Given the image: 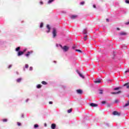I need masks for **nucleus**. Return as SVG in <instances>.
<instances>
[{
    "instance_id": "obj_28",
    "label": "nucleus",
    "mask_w": 129,
    "mask_h": 129,
    "mask_svg": "<svg viewBox=\"0 0 129 129\" xmlns=\"http://www.w3.org/2000/svg\"><path fill=\"white\" fill-rule=\"evenodd\" d=\"M25 68H26V69H28V68H29V64H25Z\"/></svg>"
},
{
    "instance_id": "obj_3",
    "label": "nucleus",
    "mask_w": 129,
    "mask_h": 129,
    "mask_svg": "<svg viewBox=\"0 0 129 129\" xmlns=\"http://www.w3.org/2000/svg\"><path fill=\"white\" fill-rule=\"evenodd\" d=\"M113 115H117L118 116H119L120 115V113H118V112L116 111H114L113 112Z\"/></svg>"
},
{
    "instance_id": "obj_8",
    "label": "nucleus",
    "mask_w": 129,
    "mask_h": 129,
    "mask_svg": "<svg viewBox=\"0 0 129 129\" xmlns=\"http://www.w3.org/2000/svg\"><path fill=\"white\" fill-rule=\"evenodd\" d=\"M51 127L52 129H55V128H56V124H55V123H52V124H51Z\"/></svg>"
},
{
    "instance_id": "obj_18",
    "label": "nucleus",
    "mask_w": 129,
    "mask_h": 129,
    "mask_svg": "<svg viewBox=\"0 0 129 129\" xmlns=\"http://www.w3.org/2000/svg\"><path fill=\"white\" fill-rule=\"evenodd\" d=\"M41 83L42 84H43V85H47V82H46L45 81H42Z\"/></svg>"
},
{
    "instance_id": "obj_24",
    "label": "nucleus",
    "mask_w": 129,
    "mask_h": 129,
    "mask_svg": "<svg viewBox=\"0 0 129 129\" xmlns=\"http://www.w3.org/2000/svg\"><path fill=\"white\" fill-rule=\"evenodd\" d=\"M20 49H21V48L20 47H18L16 48V51L17 52H18V51H20Z\"/></svg>"
},
{
    "instance_id": "obj_27",
    "label": "nucleus",
    "mask_w": 129,
    "mask_h": 129,
    "mask_svg": "<svg viewBox=\"0 0 129 129\" xmlns=\"http://www.w3.org/2000/svg\"><path fill=\"white\" fill-rule=\"evenodd\" d=\"M44 26V24L43 23H40V28H43V26Z\"/></svg>"
},
{
    "instance_id": "obj_32",
    "label": "nucleus",
    "mask_w": 129,
    "mask_h": 129,
    "mask_svg": "<svg viewBox=\"0 0 129 129\" xmlns=\"http://www.w3.org/2000/svg\"><path fill=\"white\" fill-rule=\"evenodd\" d=\"M118 89H119V87H117V88H115L114 89V90H118Z\"/></svg>"
},
{
    "instance_id": "obj_1",
    "label": "nucleus",
    "mask_w": 129,
    "mask_h": 129,
    "mask_svg": "<svg viewBox=\"0 0 129 129\" xmlns=\"http://www.w3.org/2000/svg\"><path fill=\"white\" fill-rule=\"evenodd\" d=\"M60 47L61 48V49H62V50H63V51L64 52H67V51H68V50H69V47L64 45L63 47L62 46V45H60Z\"/></svg>"
},
{
    "instance_id": "obj_31",
    "label": "nucleus",
    "mask_w": 129,
    "mask_h": 129,
    "mask_svg": "<svg viewBox=\"0 0 129 129\" xmlns=\"http://www.w3.org/2000/svg\"><path fill=\"white\" fill-rule=\"evenodd\" d=\"M29 70H30V71H32L33 70V67H30V68H29Z\"/></svg>"
},
{
    "instance_id": "obj_14",
    "label": "nucleus",
    "mask_w": 129,
    "mask_h": 129,
    "mask_svg": "<svg viewBox=\"0 0 129 129\" xmlns=\"http://www.w3.org/2000/svg\"><path fill=\"white\" fill-rule=\"evenodd\" d=\"M129 105V101L127 102V103L125 104V105L123 106V107H126V106H128Z\"/></svg>"
},
{
    "instance_id": "obj_45",
    "label": "nucleus",
    "mask_w": 129,
    "mask_h": 129,
    "mask_svg": "<svg viewBox=\"0 0 129 129\" xmlns=\"http://www.w3.org/2000/svg\"><path fill=\"white\" fill-rule=\"evenodd\" d=\"M40 5H43V2H40Z\"/></svg>"
},
{
    "instance_id": "obj_30",
    "label": "nucleus",
    "mask_w": 129,
    "mask_h": 129,
    "mask_svg": "<svg viewBox=\"0 0 129 129\" xmlns=\"http://www.w3.org/2000/svg\"><path fill=\"white\" fill-rule=\"evenodd\" d=\"M103 93V91H102V90H100V92H99V94H102Z\"/></svg>"
},
{
    "instance_id": "obj_23",
    "label": "nucleus",
    "mask_w": 129,
    "mask_h": 129,
    "mask_svg": "<svg viewBox=\"0 0 129 129\" xmlns=\"http://www.w3.org/2000/svg\"><path fill=\"white\" fill-rule=\"evenodd\" d=\"M84 41H86V40H87V35H86L84 37Z\"/></svg>"
},
{
    "instance_id": "obj_6",
    "label": "nucleus",
    "mask_w": 129,
    "mask_h": 129,
    "mask_svg": "<svg viewBox=\"0 0 129 129\" xmlns=\"http://www.w3.org/2000/svg\"><path fill=\"white\" fill-rule=\"evenodd\" d=\"M32 53H33L32 51H28L27 52V53L25 54V56H26V57H29L30 56V55H31V54H32Z\"/></svg>"
},
{
    "instance_id": "obj_29",
    "label": "nucleus",
    "mask_w": 129,
    "mask_h": 129,
    "mask_svg": "<svg viewBox=\"0 0 129 129\" xmlns=\"http://www.w3.org/2000/svg\"><path fill=\"white\" fill-rule=\"evenodd\" d=\"M101 103H102V104H105V103H106V101H102Z\"/></svg>"
},
{
    "instance_id": "obj_37",
    "label": "nucleus",
    "mask_w": 129,
    "mask_h": 129,
    "mask_svg": "<svg viewBox=\"0 0 129 129\" xmlns=\"http://www.w3.org/2000/svg\"><path fill=\"white\" fill-rule=\"evenodd\" d=\"M21 117H22V118H24L25 117V115H24V114H22Z\"/></svg>"
},
{
    "instance_id": "obj_50",
    "label": "nucleus",
    "mask_w": 129,
    "mask_h": 129,
    "mask_svg": "<svg viewBox=\"0 0 129 129\" xmlns=\"http://www.w3.org/2000/svg\"><path fill=\"white\" fill-rule=\"evenodd\" d=\"M24 71H25V69H24Z\"/></svg>"
},
{
    "instance_id": "obj_34",
    "label": "nucleus",
    "mask_w": 129,
    "mask_h": 129,
    "mask_svg": "<svg viewBox=\"0 0 129 129\" xmlns=\"http://www.w3.org/2000/svg\"><path fill=\"white\" fill-rule=\"evenodd\" d=\"M27 51V48H25L23 50V51L22 52H23V53H25V52H26Z\"/></svg>"
},
{
    "instance_id": "obj_41",
    "label": "nucleus",
    "mask_w": 129,
    "mask_h": 129,
    "mask_svg": "<svg viewBox=\"0 0 129 129\" xmlns=\"http://www.w3.org/2000/svg\"><path fill=\"white\" fill-rule=\"evenodd\" d=\"M93 7L94 9L96 8V6H95V5H94Z\"/></svg>"
},
{
    "instance_id": "obj_36",
    "label": "nucleus",
    "mask_w": 129,
    "mask_h": 129,
    "mask_svg": "<svg viewBox=\"0 0 129 129\" xmlns=\"http://www.w3.org/2000/svg\"><path fill=\"white\" fill-rule=\"evenodd\" d=\"M84 4H85V3L84 2H82L81 3V5H82L83 6V5H84Z\"/></svg>"
},
{
    "instance_id": "obj_33",
    "label": "nucleus",
    "mask_w": 129,
    "mask_h": 129,
    "mask_svg": "<svg viewBox=\"0 0 129 129\" xmlns=\"http://www.w3.org/2000/svg\"><path fill=\"white\" fill-rule=\"evenodd\" d=\"M17 125L19 126H20V125H21V123L18 122H17Z\"/></svg>"
},
{
    "instance_id": "obj_35",
    "label": "nucleus",
    "mask_w": 129,
    "mask_h": 129,
    "mask_svg": "<svg viewBox=\"0 0 129 129\" xmlns=\"http://www.w3.org/2000/svg\"><path fill=\"white\" fill-rule=\"evenodd\" d=\"M126 4H129V1L128 0H125Z\"/></svg>"
},
{
    "instance_id": "obj_5",
    "label": "nucleus",
    "mask_w": 129,
    "mask_h": 129,
    "mask_svg": "<svg viewBox=\"0 0 129 129\" xmlns=\"http://www.w3.org/2000/svg\"><path fill=\"white\" fill-rule=\"evenodd\" d=\"M90 106H92V107H96V106H98V105L97 104L91 103L90 104Z\"/></svg>"
},
{
    "instance_id": "obj_44",
    "label": "nucleus",
    "mask_w": 129,
    "mask_h": 129,
    "mask_svg": "<svg viewBox=\"0 0 129 129\" xmlns=\"http://www.w3.org/2000/svg\"><path fill=\"white\" fill-rule=\"evenodd\" d=\"M8 68H12V65H10L9 66V67H8Z\"/></svg>"
},
{
    "instance_id": "obj_10",
    "label": "nucleus",
    "mask_w": 129,
    "mask_h": 129,
    "mask_svg": "<svg viewBox=\"0 0 129 129\" xmlns=\"http://www.w3.org/2000/svg\"><path fill=\"white\" fill-rule=\"evenodd\" d=\"M121 93V91H119L118 92H111V94H118L119 93Z\"/></svg>"
},
{
    "instance_id": "obj_43",
    "label": "nucleus",
    "mask_w": 129,
    "mask_h": 129,
    "mask_svg": "<svg viewBox=\"0 0 129 129\" xmlns=\"http://www.w3.org/2000/svg\"><path fill=\"white\" fill-rule=\"evenodd\" d=\"M115 102H116V103H117V102H118V100H115Z\"/></svg>"
},
{
    "instance_id": "obj_15",
    "label": "nucleus",
    "mask_w": 129,
    "mask_h": 129,
    "mask_svg": "<svg viewBox=\"0 0 129 129\" xmlns=\"http://www.w3.org/2000/svg\"><path fill=\"white\" fill-rule=\"evenodd\" d=\"M77 18V15H72L71 18L73 19H76Z\"/></svg>"
},
{
    "instance_id": "obj_49",
    "label": "nucleus",
    "mask_w": 129,
    "mask_h": 129,
    "mask_svg": "<svg viewBox=\"0 0 129 129\" xmlns=\"http://www.w3.org/2000/svg\"><path fill=\"white\" fill-rule=\"evenodd\" d=\"M108 81H111L110 79L108 80Z\"/></svg>"
},
{
    "instance_id": "obj_25",
    "label": "nucleus",
    "mask_w": 129,
    "mask_h": 129,
    "mask_svg": "<svg viewBox=\"0 0 129 129\" xmlns=\"http://www.w3.org/2000/svg\"><path fill=\"white\" fill-rule=\"evenodd\" d=\"M76 52H79L80 53H81L82 51L80 49H76Z\"/></svg>"
},
{
    "instance_id": "obj_39",
    "label": "nucleus",
    "mask_w": 129,
    "mask_h": 129,
    "mask_svg": "<svg viewBox=\"0 0 129 129\" xmlns=\"http://www.w3.org/2000/svg\"><path fill=\"white\" fill-rule=\"evenodd\" d=\"M76 48V46L74 45V46H73V49H75Z\"/></svg>"
},
{
    "instance_id": "obj_11",
    "label": "nucleus",
    "mask_w": 129,
    "mask_h": 129,
    "mask_svg": "<svg viewBox=\"0 0 129 129\" xmlns=\"http://www.w3.org/2000/svg\"><path fill=\"white\" fill-rule=\"evenodd\" d=\"M120 35L121 36H125V35H126V33H125L124 32H120Z\"/></svg>"
},
{
    "instance_id": "obj_17",
    "label": "nucleus",
    "mask_w": 129,
    "mask_h": 129,
    "mask_svg": "<svg viewBox=\"0 0 129 129\" xmlns=\"http://www.w3.org/2000/svg\"><path fill=\"white\" fill-rule=\"evenodd\" d=\"M21 81H22V78H19L17 80V82H18V83H20Z\"/></svg>"
},
{
    "instance_id": "obj_7",
    "label": "nucleus",
    "mask_w": 129,
    "mask_h": 129,
    "mask_svg": "<svg viewBox=\"0 0 129 129\" xmlns=\"http://www.w3.org/2000/svg\"><path fill=\"white\" fill-rule=\"evenodd\" d=\"M46 27L47 28V29H48V31H47V33H50V30H51V28L50 27V25H47V26H46Z\"/></svg>"
},
{
    "instance_id": "obj_47",
    "label": "nucleus",
    "mask_w": 129,
    "mask_h": 129,
    "mask_svg": "<svg viewBox=\"0 0 129 129\" xmlns=\"http://www.w3.org/2000/svg\"><path fill=\"white\" fill-rule=\"evenodd\" d=\"M117 31H119L120 29L118 28H117Z\"/></svg>"
},
{
    "instance_id": "obj_48",
    "label": "nucleus",
    "mask_w": 129,
    "mask_h": 129,
    "mask_svg": "<svg viewBox=\"0 0 129 129\" xmlns=\"http://www.w3.org/2000/svg\"><path fill=\"white\" fill-rule=\"evenodd\" d=\"M44 126H47V124L46 123H44Z\"/></svg>"
},
{
    "instance_id": "obj_42",
    "label": "nucleus",
    "mask_w": 129,
    "mask_h": 129,
    "mask_svg": "<svg viewBox=\"0 0 129 129\" xmlns=\"http://www.w3.org/2000/svg\"><path fill=\"white\" fill-rule=\"evenodd\" d=\"M128 72H129V70L126 71L125 72V73H128Z\"/></svg>"
},
{
    "instance_id": "obj_16",
    "label": "nucleus",
    "mask_w": 129,
    "mask_h": 129,
    "mask_svg": "<svg viewBox=\"0 0 129 129\" xmlns=\"http://www.w3.org/2000/svg\"><path fill=\"white\" fill-rule=\"evenodd\" d=\"M95 83H101V80H97V81H94Z\"/></svg>"
},
{
    "instance_id": "obj_13",
    "label": "nucleus",
    "mask_w": 129,
    "mask_h": 129,
    "mask_svg": "<svg viewBox=\"0 0 129 129\" xmlns=\"http://www.w3.org/2000/svg\"><path fill=\"white\" fill-rule=\"evenodd\" d=\"M123 86H126V88H127L128 89V88H129V83H126L124 84L123 85Z\"/></svg>"
},
{
    "instance_id": "obj_26",
    "label": "nucleus",
    "mask_w": 129,
    "mask_h": 129,
    "mask_svg": "<svg viewBox=\"0 0 129 129\" xmlns=\"http://www.w3.org/2000/svg\"><path fill=\"white\" fill-rule=\"evenodd\" d=\"M72 112V109H70L69 110H68V113H70V112Z\"/></svg>"
},
{
    "instance_id": "obj_2",
    "label": "nucleus",
    "mask_w": 129,
    "mask_h": 129,
    "mask_svg": "<svg viewBox=\"0 0 129 129\" xmlns=\"http://www.w3.org/2000/svg\"><path fill=\"white\" fill-rule=\"evenodd\" d=\"M52 35H53V38H55L56 36H57V31L56 30V29L55 28L53 29Z\"/></svg>"
},
{
    "instance_id": "obj_40",
    "label": "nucleus",
    "mask_w": 129,
    "mask_h": 129,
    "mask_svg": "<svg viewBox=\"0 0 129 129\" xmlns=\"http://www.w3.org/2000/svg\"><path fill=\"white\" fill-rule=\"evenodd\" d=\"M84 35H86V34H87V32L84 31Z\"/></svg>"
},
{
    "instance_id": "obj_19",
    "label": "nucleus",
    "mask_w": 129,
    "mask_h": 129,
    "mask_svg": "<svg viewBox=\"0 0 129 129\" xmlns=\"http://www.w3.org/2000/svg\"><path fill=\"white\" fill-rule=\"evenodd\" d=\"M41 87H42V85H41L40 84L37 85V88L40 89V88H41Z\"/></svg>"
},
{
    "instance_id": "obj_9",
    "label": "nucleus",
    "mask_w": 129,
    "mask_h": 129,
    "mask_svg": "<svg viewBox=\"0 0 129 129\" xmlns=\"http://www.w3.org/2000/svg\"><path fill=\"white\" fill-rule=\"evenodd\" d=\"M24 54V52L23 51H19L18 53V56H22Z\"/></svg>"
},
{
    "instance_id": "obj_12",
    "label": "nucleus",
    "mask_w": 129,
    "mask_h": 129,
    "mask_svg": "<svg viewBox=\"0 0 129 129\" xmlns=\"http://www.w3.org/2000/svg\"><path fill=\"white\" fill-rule=\"evenodd\" d=\"M79 75L80 76V77H81L82 78H83V79H84L85 77L84 76H83V75L80 73H78Z\"/></svg>"
},
{
    "instance_id": "obj_22",
    "label": "nucleus",
    "mask_w": 129,
    "mask_h": 129,
    "mask_svg": "<svg viewBox=\"0 0 129 129\" xmlns=\"http://www.w3.org/2000/svg\"><path fill=\"white\" fill-rule=\"evenodd\" d=\"M54 2V0H49L48 4H51V3H53Z\"/></svg>"
},
{
    "instance_id": "obj_4",
    "label": "nucleus",
    "mask_w": 129,
    "mask_h": 129,
    "mask_svg": "<svg viewBox=\"0 0 129 129\" xmlns=\"http://www.w3.org/2000/svg\"><path fill=\"white\" fill-rule=\"evenodd\" d=\"M76 92L78 93V94H80V95L83 93V91H82V90L81 89L77 90Z\"/></svg>"
},
{
    "instance_id": "obj_21",
    "label": "nucleus",
    "mask_w": 129,
    "mask_h": 129,
    "mask_svg": "<svg viewBox=\"0 0 129 129\" xmlns=\"http://www.w3.org/2000/svg\"><path fill=\"white\" fill-rule=\"evenodd\" d=\"M7 121H8V119H3V122H7Z\"/></svg>"
},
{
    "instance_id": "obj_20",
    "label": "nucleus",
    "mask_w": 129,
    "mask_h": 129,
    "mask_svg": "<svg viewBox=\"0 0 129 129\" xmlns=\"http://www.w3.org/2000/svg\"><path fill=\"white\" fill-rule=\"evenodd\" d=\"M34 128H37V127H39V125L38 124H36L34 125Z\"/></svg>"
},
{
    "instance_id": "obj_46",
    "label": "nucleus",
    "mask_w": 129,
    "mask_h": 129,
    "mask_svg": "<svg viewBox=\"0 0 129 129\" xmlns=\"http://www.w3.org/2000/svg\"><path fill=\"white\" fill-rule=\"evenodd\" d=\"M106 21L107 22H109V20H108V19H106Z\"/></svg>"
},
{
    "instance_id": "obj_38",
    "label": "nucleus",
    "mask_w": 129,
    "mask_h": 129,
    "mask_svg": "<svg viewBox=\"0 0 129 129\" xmlns=\"http://www.w3.org/2000/svg\"><path fill=\"white\" fill-rule=\"evenodd\" d=\"M49 104H53V102L50 101V102H49Z\"/></svg>"
}]
</instances>
